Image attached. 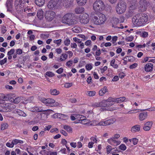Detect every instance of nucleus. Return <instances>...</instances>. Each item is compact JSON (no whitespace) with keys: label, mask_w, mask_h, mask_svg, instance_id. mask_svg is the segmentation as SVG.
I'll return each instance as SVG.
<instances>
[{"label":"nucleus","mask_w":155,"mask_h":155,"mask_svg":"<svg viewBox=\"0 0 155 155\" xmlns=\"http://www.w3.org/2000/svg\"><path fill=\"white\" fill-rule=\"evenodd\" d=\"M148 17L145 14H141L134 17L132 21L134 25L141 26L145 24L147 22Z\"/></svg>","instance_id":"obj_1"},{"label":"nucleus","mask_w":155,"mask_h":155,"mask_svg":"<svg viewBox=\"0 0 155 155\" xmlns=\"http://www.w3.org/2000/svg\"><path fill=\"white\" fill-rule=\"evenodd\" d=\"M107 20L106 16L104 14L101 13L98 16H94L91 18L92 23L96 25H100L104 24Z\"/></svg>","instance_id":"obj_2"},{"label":"nucleus","mask_w":155,"mask_h":155,"mask_svg":"<svg viewBox=\"0 0 155 155\" xmlns=\"http://www.w3.org/2000/svg\"><path fill=\"white\" fill-rule=\"evenodd\" d=\"M61 22L69 26L75 24L77 22L73 15L71 13L65 14L62 18Z\"/></svg>","instance_id":"obj_3"},{"label":"nucleus","mask_w":155,"mask_h":155,"mask_svg":"<svg viewBox=\"0 0 155 155\" xmlns=\"http://www.w3.org/2000/svg\"><path fill=\"white\" fill-rule=\"evenodd\" d=\"M105 7L104 2L101 0L95 1L93 5V9L97 12H99L103 11Z\"/></svg>","instance_id":"obj_4"},{"label":"nucleus","mask_w":155,"mask_h":155,"mask_svg":"<svg viewBox=\"0 0 155 155\" xmlns=\"http://www.w3.org/2000/svg\"><path fill=\"white\" fill-rule=\"evenodd\" d=\"M40 100L43 103L45 104L47 106L51 107L59 106L61 107V104L58 102H56L55 100L53 99L48 98H45L44 97L40 98Z\"/></svg>","instance_id":"obj_5"},{"label":"nucleus","mask_w":155,"mask_h":155,"mask_svg":"<svg viewBox=\"0 0 155 155\" xmlns=\"http://www.w3.org/2000/svg\"><path fill=\"white\" fill-rule=\"evenodd\" d=\"M129 7L128 12L125 14L127 18L132 16L137 8V1L136 0H131L129 4Z\"/></svg>","instance_id":"obj_6"},{"label":"nucleus","mask_w":155,"mask_h":155,"mask_svg":"<svg viewBox=\"0 0 155 155\" xmlns=\"http://www.w3.org/2000/svg\"><path fill=\"white\" fill-rule=\"evenodd\" d=\"M127 9V4L123 1H120L116 6L115 10L118 14L124 13Z\"/></svg>","instance_id":"obj_7"},{"label":"nucleus","mask_w":155,"mask_h":155,"mask_svg":"<svg viewBox=\"0 0 155 155\" xmlns=\"http://www.w3.org/2000/svg\"><path fill=\"white\" fill-rule=\"evenodd\" d=\"M114 98L110 97L107 100H103L100 102V105L103 107H108L111 106L114 104Z\"/></svg>","instance_id":"obj_8"},{"label":"nucleus","mask_w":155,"mask_h":155,"mask_svg":"<svg viewBox=\"0 0 155 155\" xmlns=\"http://www.w3.org/2000/svg\"><path fill=\"white\" fill-rule=\"evenodd\" d=\"M55 16V13L52 11H47L45 13V18L46 20L48 21H51L52 20Z\"/></svg>","instance_id":"obj_9"},{"label":"nucleus","mask_w":155,"mask_h":155,"mask_svg":"<svg viewBox=\"0 0 155 155\" xmlns=\"http://www.w3.org/2000/svg\"><path fill=\"white\" fill-rule=\"evenodd\" d=\"M79 19L80 22L83 24H86L89 21V15L86 13L80 15Z\"/></svg>","instance_id":"obj_10"},{"label":"nucleus","mask_w":155,"mask_h":155,"mask_svg":"<svg viewBox=\"0 0 155 155\" xmlns=\"http://www.w3.org/2000/svg\"><path fill=\"white\" fill-rule=\"evenodd\" d=\"M116 121L115 119H111L104 121V120L101 121L98 125L100 126H107L114 123Z\"/></svg>","instance_id":"obj_11"},{"label":"nucleus","mask_w":155,"mask_h":155,"mask_svg":"<svg viewBox=\"0 0 155 155\" xmlns=\"http://www.w3.org/2000/svg\"><path fill=\"white\" fill-rule=\"evenodd\" d=\"M140 6L139 8L142 11L146 10L147 7V3L146 0H140L139 2Z\"/></svg>","instance_id":"obj_12"},{"label":"nucleus","mask_w":155,"mask_h":155,"mask_svg":"<svg viewBox=\"0 0 155 155\" xmlns=\"http://www.w3.org/2000/svg\"><path fill=\"white\" fill-rule=\"evenodd\" d=\"M38 111H45L46 112L45 113H41L40 114L41 118L43 120H46L47 117V116L48 114H49L50 113H52L51 112H53L52 110L48 109L47 110H41Z\"/></svg>","instance_id":"obj_13"},{"label":"nucleus","mask_w":155,"mask_h":155,"mask_svg":"<svg viewBox=\"0 0 155 155\" xmlns=\"http://www.w3.org/2000/svg\"><path fill=\"white\" fill-rule=\"evenodd\" d=\"M58 0H51L48 3V7L50 9L55 8L57 5Z\"/></svg>","instance_id":"obj_14"},{"label":"nucleus","mask_w":155,"mask_h":155,"mask_svg":"<svg viewBox=\"0 0 155 155\" xmlns=\"http://www.w3.org/2000/svg\"><path fill=\"white\" fill-rule=\"evenodd\" d=\"M107 142L110 144L114 146H117L120 143V141L115 140H114V139L113 138H111L108 139Z\"/></svg>","instance_id":"obj_15"},{"label":"nucleus","mask_w":155,"mask_h":155,"mask_svg":"<svg viewBox=\"0 0 155 155\" xmlns=\"http://www.w3.org/2000/svg\"><path fill=\"white\" fill-rule=\"evenodd\" d=\"M145 71L147 72H151L152 71L153 68V65L151 63L147 64L144 66Z\"/></svg>","instance_id":"obj_16"},{"label":"nucleus","mask_w":155,"mask_h":155,"mask_svg":"<svg viewBox=\"0 0 155 155\" xmlns=\"http://www.w3.org/2000/svg\"><path fill=\"white\" fill-rule=\"evenodd\" d=\"M147 117V112H142L139 114V118L140 121L145 120Z\"/></svg>","instance_id":"obj_17"},{"label":"nucleus","mask_w":155,"mask_h":155,"mask_svg":"<svg viewBox=\"0 0 155 155\" xmlns=\"http://www.w3.org/2000/svg\"><path fill=\"white\" fill-rule=\"evenodd\" d=\"M140 126L136 125L133 126L131 129V131L133 133H135L139 131L140 130Z\"/></svg>","instance_id":"obj_18"},{"label":"nucleus","mask_w":155,"mask_h":155,"mask_svg":"<svg viewBox=\"0 0 155 155\" xmlns=\"http://www.w3.org/2000/svg\"><path fill=\"white\" fill-rule=\"evenodd\" d=\"M108 91L107 87L105 86L101 88L99 91V94L101 96H103Z\"/></svg>","instance_id":"obj_19"},{"label":"nucleus","mask_w":155,"mask_h":155,"mask_svg":"<svg viewBox=\"0 0 155 155\" xmlns=\"http://www.w3.org/2000/svg\"><path fill=\"white\" fill-rule=\"evenodd\" d=\"M14 112L15 113L17 114L20 116H22L24 117H25L27 116L26 114L24 112L19 109H15L14 110Z\"/></svg>","instance_id":"obj_20"},{"label":"nucleus","mask_w":155,"mask_h":155,"mask_svg":"<svg viewBox=\"0 0 155 155\" xmlns=\"http://www.w3.org/2000/svg\"><path fill=\"white\" fill-rule=\"evenodd\" d=\"M37 16L40 19H41L43 18L44 12L42 9H40L38 10L37 13Z\"/></svg>","instance_id":"obj_21"},{"label":"nucleus","mask_w":155,"mask_h":155,"mask_svg":"<svg viewBox=\"0 0 155 155\" xmlns=\"http://www.w3.org/2000/svg\"><path fill=\"white\" fill-rule=\"evenodd\" d=\"M64 5L68 8L70 7L72 4L74 0H64Z\"/></svg>","instance_id":"obj_22"},{"label":"nucleus","mask_w":155,"mask_h":155,"mask_svg":"<svg viewBox=\"0 0 155 155\" xmlns=\"http://www.w3.org/2000/svg\"><path fill=\"white\" fill-rule=\"evenodd\" d=\"M126 99L125 97H123L116 99L114 98V102H116L117 103H120L124 101Z\"/></svg>","instance_id":"obj_23"},{"label":"nucleus","mask_w":155,"mask_h":155,"mask_svg":"<svg viewBox=\"0 0 155 155\" xmlns=\"http://www.w3.org/2000/svg\"><path fill=\"white\" fill-rule=\"evenodd\" d=\"M45 2V0H35V3L36 4L39 6H41L43 5Z\"/></svg>","instance_id":"obj_24"},{"label":"nucleus","mask_w":155,"mask_h":155,"mask_svg":"<svg viewBox=\"0 0 155 155\" xmlns=\"http://www.w3.org/2000/svg\"><path fill=\"white\" fill-rule=\"evenodd\" d=\"M84 10V8L82 7H78L75 9V12L77 14H80Z\"/></svg>","instance_id":"obj_25"},{"label":"nucleus","mask_w":155,"mask_h":155,"mask_svg":"<svg viewBox=\"0 0 155 155\" xmlns=\"http://www.w3.org/2000/svg\"><path fill=\"white\" fill-rule=\"evenodd\" d=\"M111 22L112 24V27H114V25H116L119 23L118 19L116 18H113L111 20Z\"/></svg>","instance_id":"obj_26"},{"label":"nucleus","mask_w":155,"mask_h":155,"mask_svg":"<svg viewBox=\"0 0 155 155\" xmlns=\"http://www.w3.org/2000/svg\"><path fill=\"white\" fill-rule=\"evenodd\" d=\"M50 92L51 94L53 95H57L60 93L59 91L56 89H51Z\"/></svg>","instance_id":"obj_27"},{"label":"nucleus","mask_w":155,"mask_h":155,"mask_svg":"<svg viewBox=\"0 0 155 155\" xmlns=\"http://www.w3.org/2000/svg\"><path fill=\"white\" fill-rule=\"evenodd\" d=\"M68 58V55L65 53L62 54L59 59L60 61L61 62L64 61L66 60Z\"/></svg>","instance_id":"obj_28"},{"label":"nucleus","mask_w":155,"mask_h":155,"mask_svg":"<svg viewBox=\"0 0 155 155\" xmlns=\"http://www.w3.org/2000/svg\"><path fill=\"white\" fill-rule=\"evenodd\" d=\"M72 30L74 32L76 33L80 32L82 31L81 28L78 26H75L73 27Z\"/></svg>","instance_id":"obj_29"},{"label":"nucleus","mask_w":155,"mask_h":155,"mask_svg":"<svg viewBox=\"0 0 155 155\" xmlns=\"http://www.w3.org/2000/svg\"><path fill=\"white\" fill-rule=\"evenodd\" d=\"M115 60L113 59L112 60L110 63V65L114 68H117L118 67L117 64L115 63Z\"/></svg>","instance_id":"obj_30"},{"label":"nucleus","mask_w":155,"mask_h":155,"mask_svg":"<svg viewBox=\"0 0 155 155\" xmlns=\"http://www.w3.org/2000/svg\"><path fill=\"white\" fill-rule=\"evenodd\" d=\"M87 0H77L78 4L80 5H84L87 2Z\"/></svg>","instance_id":"obj_31"},{"label":"nucleus","mask_w":155,"mask_h":155,"mask_svg":"<svg viewBox=\"0 0 155 155\" xmlns=\"http://www.w3.org/2000/svg\"><path fill=\"white\" fill-rule=\"evenodd\" d=\"M12 143L14 146L15 145L18 143H23V142L22 140H18L16 139H14L12 140Z\"/></svg>","instance_id":"obj_32"},{"label":"nucleus","mask_w":155,"mask_h":155,"mask_svg":"<svg viewBox=\"0 0 155 155\" xmlns=\"http://www.w3.org/2000/svg\"><path fill=\"white\" fill-rule=\"evenodd\" d=\"M8 125L7 123H3L1 124V130H4L8 128Z\"/></svg>","instance_id":"obj_33"},{"label":"nucleus","mask_w":155,"mask_h":155,"mask_svg":"<svg viewBox=\"0 0 155 155\" xmlns=\"http://www.w3.org/2000/svg\"><path fill=\"white\" fill-rule=\"evenodd\" d=\"M129 141L131 142H132L133 144L135 145L137 144L138 140L137 138H135L129 139Z\"/></svg>","instance_id":"obj_34"},{"label":"nucleus","mask_w":155,"mask_h":155,"mask_svg":"<svg viewBox=\"0 0 155 155\" xmlns=\"http://www.w3.org/2000/svg\"><path fill=\"white\" fill-rule=\"evenodd\" d=\"M63 128L68 132H72L71 128L68 126L64 125V126Z\"/></svg>","instance_id":"obj_35"},{"label":"nucleus","mask_w":155,"mask_h":155,"mask_svg":"<svg viewBox=\"0 0 155 155\" xmlns=\"http://www.w3.org/2000/svg\"><path fill=\"white\" fill-rule=\"evenodd\" d=\"M85 67L87 70L88 71H90L93 68V66L91 64H87Z\"/></svg>","instance_id":"obj_36"},{"label":"nucleus","mask_w":155,"mask_h":155,"mask_svg":"<svg viewBox=\"0 0 155 155\" xmlns=\"http://www.w3.org/2000/svg\"><path fill=\"white\" fill-rule=\"evenodd\" d=\"M86 118V117H85L83 115H81V116L80 117V119H79V121H77V120H76L75 122V123H80V122L81 121H82L83 120V121H84L85 120V119Z\"/></svg>","instance_id":"obj_37"},{"label":"nucleus","mask_w":155,"mask_h":155,"mask_svg":"<svg viewBox=\"0 0 155 155\" xmlns=\"http://www.w3.org/2000/svg\"><path fill=\"white\" fill-rule=\"evenodd\" d=\"M134 38V37L132 35H131L130 36L126 37L125 38V40L127 41H131L133 40Z\"/></svg>","instance_id":"obj_38"},{"label":"nucleus","mask_w":155,"mask_h":155,"mask_svg":"<svg viewBox=\"0 0 155 155\" xmlns=\"http://www.w3.org/2000/svg\"><path fill=\"white\" fill-rule=\"evenodd\" d=\"M73 61L72 60H69L65 64V65L68 67H71L73 64Z\"/></svg>","instance_id":"obj_39"},{"label":"nucleus","mask_w":155,"mask_h":155,"mask_svg":"<svg viewBox=\"0 0 155 155\" xmlns=\"http://www.w3.org/2000/svg\"><path fill=\"white\" fill-rule=\"evenodd\" d=\"M107 153L108 154L110 153H112V149L111 147L110 146H108L106 148Z\"/></svg>","instance_id":"obj_40"},{"label":"nucleus","mask_w":155,"mask_h":155,"mask_svg":"<svg viewBox=\"0 0 155 155\" xmlns=\"http://www.w3.org/2000/svg\"><path fill=\"white\" fill-rule=\"evenodd\" d=\"M70 40L68 38L65 39L64 41V44L66 46L69 45L70 43Z\"/></svg>","instance_id":"obj_41"},{"label":"nucleus","mask_w":155,"mask_h":155,"mask_svg":"<svg viewBox=\"0 0 155 155\" xmlns=\"http://www.w3.org/2000/svg\"><path fill=\"white\" fill-rule=\"evenodd\" d=\"M96 93L94 91H89L87 92V94L90 96H93L95 95Z\"/></svg>","instance_id":"obj_42"},{"label":"nucleus","mask_w":155,"mask_h":155,"mask_svg":"<svg viewBox=\"0 0 155 155\" xmlns=\"http://www.w3.org/2000/svg\"><path fill=\"white\" fill-rule=\"evenodd\" d=\"M14 103L15 104H17L19 102L21 101V98L19 97L16 98L15 99H12Z\"/></svg>","instance_id":"obj_43"},{"label":"nucleus","mask_w":155,"mask_h":155,"mask_svg":"<svg viewBox=\"0 0 155 155\" xmlns=\"http://www.w3.org/2000/svg\"><path fill=\"white\" fill-rule=\"evenodd\" d=\"M61 39L54 40L53 41V42L55 44L57 45H58L59 46L61 45Z\"/></svg>","instance_id":"obj_44"},{"label":"nucleus","mask_w":155,"mask_h":155,"mask_svg":"<svg viewBox=\"0 0 155 155\" xmlns=\"http://www.w3.org/2000/svg\"><path fill=\"white\" fill-rule=\"evenodd\" d=\"M120 149L122 150H125L126 149V147L124 144H122L119 146Z\"/></svg>","instance_id":"obj_45"},{"label":"nucleus","mask_w":155,"mask_h":155,"mask_svg":"<svg viewBox=\"0 0 155 155\" xmlns=\"http://www.w3.org/2000/svg\"><path fill=\"white\" fill-rule=\"evenodd\" d=\"M46 75L49 77H52L54 76V74L50 71H47L46 73Z\"/></svg>","instance_id":"obj_46"},{"label":"nucleus","mask_w":155,"mask_h":155,"mask_svg":"<svg viewBox=\"0 0 155 155\" xmlns=\"http://www.w3.org/2000/svg\"><path fill=\"white\" fill-rule=\"evenodd\" d=\"M153 124V122L152 121H149L146 122L144 125L147 126H149L150 127H151Z\"/></svg>","instance_id":"obj_47"},{"label":"nucleus","mask_w":155,"mask_h":155,"mask_svg":"<svg viewBox=\"0 0 155 155\" xmlns=\"http://www.w3.org/2000/svg\"><path fill=\"white\" fill-rule=\"evenodd\" d=\"M72 85V83H67L64 84V87L66 88H69L71 87Z\"/></svg>","instance_id":"obj_48"},{"label":"nucleus","mask_w":155,"mask_h":155,"mask_svg":"<svg viewBox=\"0 0 155 155\" xmlns=\"http://www.w3.org/2000/svg\"><path fill=\"white\" fill-rule=\"evenodd\" d=\"M15 50L14 49H12L10 51L8 52L7 55H12L14 53Z\"/></svg>","instance_id":"obj_49"},{"label":"nucleus","mask_w":155,"mask_h":155,"mask_svg":"<svg viewBox=\"0 0 155 155\" xmlns=\"http://www.w3.org/2000/svg\"><path fill=\"white\" fill-rule=\"evenodd\" d=\"M7 58H5L3 60H2L0 61V64L1 65H2L4 64L7 62Z\"/></svg>","instance_id":"obj_50"},{"label":"nucleus","mask_w":155,"mask_h":155,"mask_svg":"<svg viewBox=\"0 0 155 155\" xmlns=\"http://www.w3.org/2000/svg\"><path fill=\"white\" fill-rule=\"evenodd\" d=\"M138 65V64L137 63H134L131 65H130L129 68L131 69H132L135 68H136Z\"/></svg>","instance_id":"obj_51"},{"label":"nucleus","mask_w":155,"mask_h":155,"mask_svg":"<svg viewBox=\"0 0 155 155\" xmlns=\"http://www.w3.org/2000/svg\"><path fill=\"white\" fill-rule=\"evenodd\" d=\"M150 127L147 126L146 125H144L143 127V129L145 130V131H148L150 130L151 129Z\"/></svg>","instance_id":"obj_52"},{"label":"nucleus","mask_w":155,"mask_h":155,"mask_svg":"<svg viewBox=\"0 0 155 155\" xmlns=\"http://www.w3.org/2000/svg\"><path fill=\"white\" fill-rule=\"evenodd\" d=\"M12 0H8L7 1L6 3V6L8 8H9L10 6H11V1Z\"/></svg>","instance_id":"obj_53"},{"label":"nucleus","mask_w":155,"mask_h":155,"mask_svg":"<svg viewBox=\"0 0 155 155\" xmlns=\"http://www.w3.org/2000/svg\"><path fill=\"white\" fill-rule=\"evenodd\" d=\"M17 54H21L22 53V51L21 49H18L16 50V53Z\"/></svg>","instance_id":"obj_54"},{"label":"nucleus","mask_w":155,"mask_h":155,"mask_svg":"<svg viewBox=\"0 0 155 155\" xmlns=\"http://www.w3.org/2000/svg\"><path fill=\"white\" fill-rule=\"evenodd\" d=\"M6 145L7 147L10 148H12L14 147V145L12 143V142L11 143H10L9 142L7 143L6 144Z\"/></svg>","instance_id":"obj_55"},{"label":"nucleus","mask_w":155,"mask_h":155,"mask_svg":"<svg viewBox=\"0 0 155 155\" xmlns=\"http://www.w3.org/2000/svg\"><path fill=\"white\" fill-rule=\"evenodd\" d=\"M71 47L72 48H77V45L76 43H71Z\"/></svg>","instance_id":"obj_56"},{"label":"nucleus","mask_w":155,"mask_h":155,"mask_svg":"<svg viewBox=\"0 0 155 155\" xmlns=\"http://www.w3.org/2000/svg\"><path fill=\"white\" fill-rule=\"evenodd\" d=\"M61 116L60 119L64 120H65L67 118V116L66 115L61 114Z\"/></svg>","instance_id":"obj_57"},{"label":"nucleus","mask_w":155,"mask_h":155,"mask_svg":"<svg viewBox=\"0 0 155 155\" xmlns=\"http://www.w3.org/2000/svg\"><path fill=\"white\" fill-rule=\"evenodd\" d=\"M91 140L94 142L95 143H97V139L94 137H92L91 138Z\"/></svg>","instance_id":"obj_58"},{"label":"nucleus","mask_w":155,"mask_h":155,"mask_svg":"<svg viewBox=\"0 0 155 155\" xmlns=\"http://www.w3.org/2000/svg\"><path fill=\"white\" fill-rule=\"evenodd\" d=\"M94 144V143L93 142L91 141L90 142L88 145V146L89 148H91L93 147V145Z\"/></svg>","instance_id":"obj_59"},{"label":"nucleus","mask_w":155,"mask_h":155,"mask_svg":"<svg viewBox=\"0 0 155 155\" xmlns=\"http://www.w3.org/2000/svg\"><path fill=\"white\" fill-rule=\"evenodd\" d=\"M107 69V67L106 66H105L103 67L102 68H101V72L102 73H104L105 71Z\"/></svg>","instance_id":"obj_60"},{"label":"nucleus","mask_w":155,"mask_h":155,"mask_svg":"<svg viewBox=\"0 0 155 155\" xmlns=\"http://www.w3.org/2000/svg\"><path fill=\"white\" fill-rule=\"evenodd\" d=\"M151 58L150 57H146L145 58H144L143 60V61L142 63H144L147 62V61H148L149 60V58Z\"/></svg>","instance_id":"obj_61"},{"label":"nucleus","mask_w":155,"mask_h":155,"mask_svg":"<svg viewBox=\"0 0 155 155\" xmlns=\"http://www.w3.org/2000/svg\"><path fill=\"white\" fill-rule=\"evenodd\" d=\"M148 35V34L147 32L144 31L142 33V36L143 37L145 38L147 37Z\"/></svg>","instance_id":"obj_62"},{"label":"nucleus","mask_w":155,"mask_h":155,"mask_svg":"<svg viewBox=\"0 0 155 155\" xmlns=\"http://www.w3.org/2000/svg\"><path fill=\"white\" fill-rule=\"evenodd\" d=\"M63 71V69L61 68H59L56 71V72L58 74H60Z\"/></svg>","instance_id":"obj_63"},{"label":"nucleus","mask_w":155,"mask_h":155,"mask_svg":"<svg viewBox=\"0 0 155 155\" xmlns=\"http://www.w3.org/2000/svg\"><path fill=\"white\" fill-rule=\"evenodd\" d=\"M70 145L73 148H75L77 146V144L75 142H71L70 143Z\"/></svg>","instance_id":"obj_64"}]
</instances>
